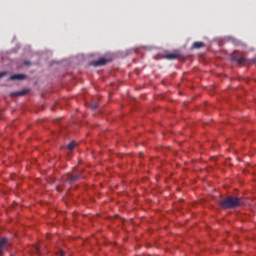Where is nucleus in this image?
I'll use <instances>...</instances> for the list:
<instances>
[{
    "label": "nucleus",
    "instance_id": "1a4fd4ad",
    "mask_svg": "<svg viewBox=\"0 0 256 256\" xmlns=\"http://www.w3.org/2000/svg\"><path fill=\"white\" fill-rule=\"evenodd\" d=\"M27 93H29V89L18 91L15 93V95H17V97H23V95H27Z\"/></svg>",
    "mask_w": 256,
    "mask_h": 256
},
{
    "label": "nucleus",
    "instance_id": "20e7f679",
    "mask_svg": "<svg viewBox=\"0 0 256 256\" xmlns=\"http://www.w3.org/2000/svg\"><path fill=\"white\" fill-rule=\"evenodd\" d=\"M179 57H181V54L179 52H174V53L164 55V59H168L169 61H173L174 59H179Z\"/></svg>",
    "mask_w": 256,
    "mask_h": 256
},
{
    "label": "nucleus",
    "instance_id": "39448f33",
    "mask_svg": "<svg viewBox=\"0 0 256 256\" xmlns=\"http://www.w3.org/2000/svg\"><path fill=\"white\" fill-rule=\"evenodd\" d=\"M27 76L23 74H14L10 76V81H23V79H26Z\"/></svg>",
    "mask_w": 256,
    "mask_h": 256
},
{
    "label": "nucleus",
    "instance_id": "9b49d317",
    "mask_svg": "<svg viewBox=\"0 0 256 256\" xmlns=\"http://www.w3.org/2000/svg\"><path fill=\"white\" fill-rule=\"evenodd\" d=\"M33 250L39 255L41 253V248L39 246H34Z\"/></svg>",
    "mask_w": 256,
    "mask_h": 256
},
{
    "label": "nucleus",
    "instance_id": "0eeeda50",
    "mask_svg": "<svg viewBox=\"0 0 256 256\" xmlns=\"http://www.w3.org/2000/svg\"><path fill=\"white\" fill-rule=\"evenodd\" d=\"M232 61H236V63H239L240 65H242L243 63H247V59L245 57L234 56L232 57Z\"/></svg>",
    "mask_w": 256,
    "mask_h": 256
},
{
    "label": "nucleus",
    "instance_id": "4468645a",
    "mask_svg": "<svg viewBox=\"0 0 256 256\" xmlns=\"http://www.w3.org/2000/svg\"><path fill=\"white\" fill-rule=\"evenodd\" d=\"M24 65H31V62L26 61V62H24Z\"/></svg>",
    "mask_w": 256,
    "mask_h": 256
},
{
    "label": "nucleus",
    "instance_id": "f257e3e1",
    "mask_svg": "<svg viewBox=\"0 0 256 256\" xmlns=\"http://www.w3.org/2000/svg\"><path fill=\"white\" fill-rule=\"evenodd\" d=\"M243 205V200L235 196H228L227 198L220 201V207L222 209H237Z\"/></svg>",
    "mask_w": 256,
    "mask_h": 256
},
{
    "label": "nucleus",
    "instance_id": "ddd939ff",
    "mask_svg": "<svg viewBox=\"0 0 256 256\" xmlns=\"http://www.w3.org/2000/svg\"><path fill=\"white\" fill-rule=\"evenodd\" d=\"M2 77H5V72L0 73V79H2Z\"/></svg>",
    "mask_w": 256,
    "mask_h": 256
},
{
    "label": "nucleus",
    "instance_id": "f03ea898",
    "mask_svg": "<svg viewBox=\"0 0 256 256\" xmlns=\"http://www.w3.org/2000/svg\"><path fill=\"white\" fill-rule=\"evenodd\" d=\"M78 179H81V175L76 174V175H71V174H66L62 177L63 183H75V181H78Z\"/></svg>",
    "mask_w": 256,
    "mask_h": 256
},
{
    "label": "nucleus",
    "instance_id": "9d476101",
    "mask_svg": "<svg viewBox=\"0 0 256 256\" xmlns=\"http://www.w3.org/2000/svg\"><path fill=\"white\" fill-rule=\"evenodd\" d=\"M77 147V143L75 141H72L70 144L67 145L68 151H73Z\"/></svg>",
    "mask_w": 256,
    "mask_h": 256
},
{
    "label": "nucleus",
    "instance_id": "2eb2a0df",
    "mask_svg": "<svg viewBox=\"0 0 256 256\" xmlns=\"http://www.w3.org/2000/svg\"><path fill=\"white\" fill-rule=\"evenodd\" d=\"M60 256H65V253L64 252H60Z\"/></svg>",
    "mask_w": 256,
    "mask_h": 256
},
{
    "label": "nucleus",
    "instance_id": "f8f14e48",
    "mask_svg": "<svg viewBox=\"0 0 256 256\" xmlns=\"http://www.w3.org/2000/svg\"><path fill=\"white\" fill-rule=\"evenodd\" d=\"M91 109L93 110V111H95V109H97V107H98V105H97V103H93V104H91Z\"/></svg>",
    "mask_w": 256,
    "mask_h": 256
},
{
    "label": "nucleus",
    "instance_id": "7ed1b4c3",
    "mask_svg": "<svg viewBox=\"0 0 256 256\" xmlns=\"http://www.w3.org/2000/svg\"><path fill=\"white\" fill-rule=\"evenodd\" d=\"M107 63H109V60L100 58L99 60L93 61L91 65H93V67H103V65H107Z\"/></svg>",
    "mask_w": 256,
    "mask_h": 256
},
{
    "label": "nucleus",
    "instance_id": "dca6fc26",
    "mask_svg": "<svg viewBox=\"0 0 256 256\" xmlns=\"http://www.w3.org/2000/svg\"><path fill=\"white\" fill-rule=\"evenodd\" d=\"M57 191H61V187L57 186Z\"/></svg>",
    "mask_w": 256,
    "mask_h": 256
},
{
    "label": "nucleus",
    "instance_id": "423d86ee",
    "mask_svg": "<svg viewBox=\"0 0 256 256\" xmlns=\"http://www.w3.org/2000/svg\"><path fill=\"white\" fill-rule=\"evenodd\" d=\"M5 247H7V238L0 239V255L5 253Z\"/></svg>",
    "mask_w": 256,
    "mask_h": 256
},
{
    "label": "nucleus",
    "instance_id": "6e6552de",
    "mask_svg": "<svg viewBox=\"0 0 256 256\" xmlns=\"http://www.w3.org/2000/svg\"><path fill=\"white\" fill-rule=\"evenodd\" d=\"M192 47H193V49H203V47H205V43H203V42H194Z\"/></svg>",
    "mask_w": 256,
    "mask_h": 256
}]
</instances>
